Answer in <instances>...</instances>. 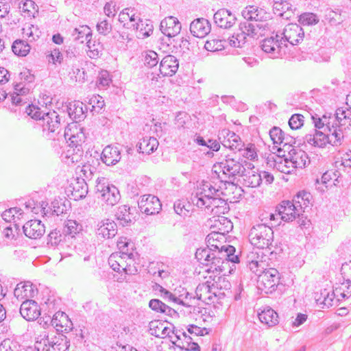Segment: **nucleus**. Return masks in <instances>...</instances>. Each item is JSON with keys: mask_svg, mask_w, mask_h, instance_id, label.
<instances>
[{"mask_svg": "<svg viewBox=\"0 0 351 351\" xmlns=\"http://www.w3.org/2000/svg\"><path fill=\"white\" fill-rule=\"evenodd\" d=\"M315 127L314 134L304 136V142L317 147H324L327 143L338 146L342 143L343 134L341 129H337L332 121V114L326 113L322 117L312 116Z\"/></svg>", "mask_w": 351, "mask_h": 351, "instance_id": "1", "label": "nucleus"}, {"mask_svg": "<svg viewBox=\"0 0 351 351\" xmlns=\"http://www.w3.org/2000/svg\"><path fill=\"white\" fill-rule=\"evenodd\" d=\"M254 256L252 253L247 256V263L250 269L258 276V288L266 294L271 293L279 284L280 273L276 268L267 267L265 261L259 260L258 256L255 259Z\"/></svg>", "mask_w": 351, "mask_h": 351, "instance_id": "2", "label": "nucleus"}, {"mask_svg": "<svg viewBox=\"0 0 351 351\" xmlns=\"http://www.w3.org/2000/svg\"><path fill=\"white\" fill-rule=\"evenodd\" d=\"M26 113L32 119L40 121L43 128V136L49 139H55L60 131V119L58 113L53 110L44 112L36 106L29 105Z\"/></svg>", "mask_w": 351, "mask_h": 351, "instance_id": "3", "label": "nucleus"}, {"mask_svg": "<svg viewBox=\"0 0 351 351\" xmlns=\"http://www.w3.org/2000/svg\"><path fill=\"white\" fill-rule=\"evenodd\" d=\"M219 237V234L217 232H213L207 236L208 242L212 247L215 248L214 250L213 256H211L210 260H209L208 263H206L205 267V271L208 273H213L215 274V277L217 275H219V271L220 269V264L221 261L224 258H227V257H231L232 263H236L239 262V258L238 256L234 255L235 248L232 245H221V247L218 246L216 244H212L210 240L212 239L213 241L215 240H218Z\"/></svg>", "mask_w": 351, "mask_h": 351, "instance_id": "4", "label": "nucleus"}, {"mask_svg": "<svg viewBox=\"0 0 351 351\" xmlns=\"http://www.w3.org/2000/svg\"><path fill=\"white\" fill-rule=\"evenodd\" d=\"M251 165V163L240 157L227 155L221 161L215 165L214 167H219L222 172L221 176H219L221 179L227 178L228 180H225V182H233L237 177L245 175L246 166L250 168Z\"/></svg>", "mask_w": 351, "mask_h": 351, "instance_id": "5", "label": "nucleus"}, {"mask_svg": "<svg viewBox=\"0 0 351 351\" xmlns=\"http://www.w3.org/2000/svg\"><path fill=\"white\" fill-rule=\"evenodd\" d=\"M249 240L251 244L258 249H268L271 254H278L282 250L276 247L272 250L274 240V231L272 228L264 223L254 226L249 233Z\"/></svg>", "mask_w": 351, "mask_h": 351, "instance_id": "6", "label": "nucleus"}, {"mask_svg": "<svg viewBox=\"0 0 351 351\" xmlns=\"http://www.w3.org/2000/svg\"><path fill=\"white\" fill-rule=\"evenodd\" d=\"M96 194L97 197L108 206H114L119 202L121 196L118 189L110 184L104 178L97 180Z\"/></svg>", "mask_w": 351, "mask_h": 351, "instance_id": "7", "label": "nucleus"}, {"mask_svg": "<svg viewBox=\"0 0 351 351\" xmlns=\"http://www.w3.org/2000/svg\"><path fill=\"white\" fill-rule=\"evenodd\" d=\"M261 47L270 58H278L287 53V43H283L280 36L276 34L275 36L265 38L261 43Z\"/></svg>", "mask_w": 351, "mask_h": 351, "instance_id": "8", "label": "nucleus"}, {"mask_svg": "<svg viewBox=\"0 0 351 351\" xmlns=\"http://www.w3.org/2000/svg\"><path fill=\"white\" fill-rule=\"evenodd\" d=\"M223 193L213 186L210 183L206 182L203 184L202 187L194 195L192 198V202L199 208L205 207L206 204H210L212 199L216 196H220Z\"/></svg>", "mask_w": 351, "mask_h": 351, "instance_id": "9", "label": "nucleus"}, {"mask_svg": "<svg viewBox=\"0 0 351 351\" xmlns=\"http://www.w3.org/2000/svg\"><path fill=\"white\" fill-rule=\"evenodd\" d=\"M64 136L66 140L70 142L69 145L78 147L85 142L86 135L84 129L77 123L69 124L65 128Z\"/></svg>", "mask_w": 351, "mask_h": 351, "instance_id": "10", "label": "nucleus"}, {"mask_svg": "<svg viewBox=\"0 0 351 351\" xmlns=\"http://www.w3.org/2000/svg\"><path fill=\"white\" fill-rule=\"evenodd\" d=\"M295 203L290 201H282L277 206L276 211L280 216L281 219L285 221H292L296 217L300 216V210L302 209L299 202L294 200Z\"/></svg>", "mask_w": 351, "mask_h": 351, "instance_id": "11", "label": "nucleus"}, {"mask_svg": "<svg viewBox=\"0 0 351 351\" xmlns=\"http://www.w3.org/2000/svg\"><path fill=\"white\" fill-rule=\"evenodd\" d=\"M218 138L225 147L231 150L241 151L244 147V143L240 136L228 129L219 131Z\"/></svg>", "mask_w": 351, "mask_h": 351, "instance_id": "12", "label": "nucleus"}, {"mask_svg": "<svg viewBox=\"0 0 351 351\" xmlns=\"http://www.w3.org/2000/svg\"><path fill=\"white\" fill-rule=\"evenodd\" d=\"M140 210L147 215L158 213L162 205L159 199L152 195H142L138 201Z\"/></svg>", "mask_w": 351, "mask_h": 351, "instance_id": "13", "label": "nucleus"}, {"mask_svg": "<svg viewBox=\"0 0 351 351\" xmlns=\"http://www.w3.org/2000/svg\"><path fill=\"white\" fill-rule=\"evenodd\" d=\"M282 34L283 37L280 36V39H282L283 43L296 45L303 40L304 32L299 25L291 23L285 27Z\"/></svg>", "mask_w": 351, "mask_h": 351, "instance_id": "14", "label": "nucleus"}, {"mask_svg": "<svg viewBox=\"0 0 351 351\" xmlns=\"http://www.w3.org/2000/svg\"><path fill=\"white\" fill-rule=\"evenodd\" d=\"M282 156L285 157V160L287 163H291L292 167L294 168H304L308 163V156L307 154L300 149H293L287 153V154H282Z\"/></svg>", "mask_w": 351, "mask_h": 351, "instance_id": "15", "label": "nucleus"}, {"mask_svg": "<svg viewBox=\"0 0 351 351\" xmlns=\"http://www.w3.org/2000/svg\"><path fill=\"white\" fill-rule=\"evenodd\" d=\"M20 314L27 321H34L40 316V308L36 301L25 300L21 305Z\"/></svg>", "mask_w": 351, "mask_h": 351, "instance_id": "16", "label": "nucleus"}, {"mask_svg": "<svg viewBox=\"0 0 351 351\" xmlns=\"http://www.w3.org/2000/svg\"><path fill=\"white\" fill-rule=\"evenodd\" d=\"M215 24L223 29L232 27L237 21V18L230 10L222 8L217 10L213 16Z\"/></svg>", "mask_w": 351, "mask_h": 351, "instance_id": "17", "label": "nucleus"}, {"mask_svg": "<svg viewBox=\"0 0 351 351\" xmlns=\"http://www.w3.org/2000/svg\"><path fill=\"white\" fill-rule=\"evenodd\" d=\"M23 230L25 235L32 239L40 238L45 232V227L40 220H30L26 222Z\"/></svg>", "mask_w": 351, "mask_h": 351, "instance_id": "18", "label": "nucleus"}, {"mask_svg": "<svg viewBox=\"0 0 351 351\" xmlns=\"http://www.w3.org/2000/svg\"><path fill=\"white\" fill-rule=\"evenodd\" d=\"M160 29L164 35L171 38L180 32L181 24L177 18L169 16L161 21Z\"/></svg>", "mask_w": 351, "mask_h": 351, "instance_id": "19", "label": "nucleus"}, {"mask_svg": "<svg viewBox=\"0 0 351 351\" xmlns=\"http://www.w3.org/2000/svg\"><path fill=\"white\" fill-rule=\"evenodd\" d=\"M211 29V25L208 20L204 18H198L193 21L190 25L191 33L195 37L204 38Z\"/></svg>", "mask_w": 351, "mask_h": 351, "instance_id": "20", "label": "nucleus"}, {"mask_svg": "<svg viewBox=\"0 0 351 351\" xmlns=\"http://www.w3.org/2000/svg\"><path fill=\"white\" fill-rule=\"evenodd\" d=\"M178 67V60L174 56L167 55L160 61L159 70L163 76H172L177 72Z\"/></svg>", "mask_w": 351, "mask_h": 351, "instance_id": "21", "label": "nucleus"}, {"mask_svg": "<svg viewBox=\"0 0 351 351\" xmlns=\"http://www.w3.org/2000/svg\"><path fill=\"white\" fill-rule=\"evenodd\" d=\"M117 234V223L110 219L102 220L97 224L96 234L104 239H111Z\"/></svg>", "mask_w": 351, "mask_h": 351, "instance_id": "22", "label": "nucleus"}, {"mask_svg": "<svg viewBox=\"0 0 351 351\" xmlns=\"http://www.w3.org/2000/svg\"><path fill=\"white\" fill-rule=\"evenodd\" d=\"M217 291H215V287H213V285H210L208 281L205 283L199 284L195 290L197 300L205 302H213V298L217 297Z\"/></svg>", "mask_w": 351, "mask_h": 351, "instance_id": "23", "label": "nucleus"}, {"mask_svg": "<svg viewBox=\"0 0 351 351\" xmlns=\"http://www.w3.org/2000/svg\"><path fill=\"white\" fill-rule=\"evenodd\" d=\"M332 121L337 129L347 125L351 126V107L337 108L335 114H332Z\"/></svg>", "mask_w": 351, "mask_h": 351, "instance_id": "24", "label": "nucleus"}, {"mask_svg": "<svg viewBox=\"0 0 351 351\" xmlns=\"http://www.w3.org/2000/svg\"><path fill=\"white\" fill-rule=\"evenodd\" d=\"M121 152L117 147L108 145L101 153V160L106 165H114L121 160Z\"/></svg>", "mask_w": 351, "mask_h": 351, "instance_id": "25", "label": "nucleus"}, {"mask_svg": "<svg viewBox=\"0 0 351 351\" xmlns=\"http://www.w3.org/2000/svg\"><path fill=\"white\" fill-rule=\"evenodd\" d=\"M242 16L247 21H255L256 22L262 21L268 18V14L265 10L255 5L247 6L242 11Z\"/></svg>", "mask_w": 351, "mask_h": 351, "instance_id": "26", "label": "nucleus"}, {"mask_svg": "<svg viewBox=\"0 0 351 351\" xmlns=\"http://www.w3.org/2000/svg\"><path fill=\"white\" fill-rule=\"evenodd\" d=\"M37 290L30 282L19 283L14 290V295L18 300L33 298Z\"/></svg>", "mask_w": 351, "mask_h": 351, "instance_id": "27", "label": "nucleus"}, {"mask_svg": "<svg viewBox=\"0 0 351 351\" xmlns=\"http://www.w3.org/2000/svg\"><path fill=\"white\" fill-rule=\"evenodd\" d=\"M132 25L136 29L138 38L144 39L153 33L154 26L150 20L138 19V21Z\"/></svg>", "mask_w": 351, "mask_h": 351, "instance_id": "28", "label": "nucleus"}, {"mask_svg": "<svg viewBox=\"0 0 351 351\" xmlns=\"http://www.w3.org/2000/svg\"><path fill=\"white\" fill-rule=\"evenodd\" d=\"M158 141L154 137L145 136L141 138L136 145L137 151L141 154H151L158 147Z\"/></svg>", "mask_w": 351, "mask_h": 351, "instance_id": "29", "label": "nucleus"}, {"mask_svg": "<svg viewBox=\"0 0 351 351\" xmlns=\"http://www.w3.org/2000/svg\"><path fill=\"white\" fill-rule=\"evenodd\" d=\"M84 104L80 101H74L67 106V112L71 119L75 123L80 121L85 117Z\"/></svg>", "mask_w": 351, "mask_h": 351, "instance_id": "30", "label": "nucleus"}, {"mask_svg": "<svg viewBox=\"0 0 351 351\" xmlns=\"http://www.w3.org/2000/svg\"><path fill=\"white\" fill-rule=\"evenodd\" d=\"M278 318L277 313L269 306L264 308V309L258 313L259 320L269 326H273L277 324L278 322Z\"/></svg>", "mask_w": 351, "mask_h": 351, "instance_id": "31", "label": "nucleus"}, {"mask_svg": "<svg viewBox=\"0 0 351 351\" xmlns=\"http://www.w3.org/2000/svg\"><path fill=\"white\" fill-rule=\"evenodd\" d=\"M171 342L176 347L185 351H200L199 345L197 343L193 342L192 337L188 335L186 333L183 335L182 340H171Z\"/></svg>", "mask_w": 351, "mask_h": 351, "instance_id": "32", "label": "nucleus"}, {"mask_svg": "<svg viewBox=\"0 0 351 351\" xmlns=\"http://www.w3.org/2000/svg\"><path fill=\"white\" fill-rule=\"evenodd\" d=\"M51 325L55 328H64V330L71 329L72 323L69 319L67 315L62 311L56 312L51 319Z\"/></svg>", "mask_w": 351, "mask_h": 351, "instance_id": "33", "label": "nucleus"}, {"mask_svg": "<svg viewBox=\"0 0 351 351\" xmlns=\"http://www.w3.org/2000/svg\"><path fill=\"white\" fill-rule=\"evenodd\" d=\"M338 289H336L335 290L331 292H329L326 289H324L323 291L321 292L319 296H318L317 293L316 294L315 297V300L317 304H323L324 306L329 308L330 306H332L335 298L336 297H338Z\"/></svg>", "mask_w": 351, "mask_h": 351, "instance_id": "34", "label": "nucleus"}, {"mask_svg": "<svg viewBox=\"0 0 351 351\" xmlns=\"http://www.w3.org/2000/svg\"><path fill=\"white\" fill-rule=\"evenodd\" d=\"M154 289L156 291H158L161 293V296L164 300H167L169 302H173L174 303L181 304L185 306H192L191 302H183V300H181L180 298L176 297L172 293L165 289L158 284H156L155 286L154 287Z\"/></svg>", "mask_w": 351, "mask_h": 351, "instance_id": "35", "label": "nucleus"}, {"mask_svg": "<svg viewBox=\"0 0 351 351\" xmlns=\"http://www.w3.org/2000/svg\"><path fill=\"white\" fill-rule=\"evenodd\" d=\"M130 210V208L127 205H121L117 208L115 217L122 226H128L132 222V215Z\"/></svg>", "mask_w": 351, "mask_h": 351, "instance_id": "36", "label": "nucleus"}, {"mask_svg": "<svg viewBox=\"0 0 351 351\" xmlns=\"http://www.w3.org/2000/svg\"><path fill=\"white\" fill-rule=\"evenodd\" d=\"M53 337L49 338L46 332L40 335L36 339L35 348L38 351H51L53 347Z\"/></svg>", "mask_w": 351, "mask_h": 351, "instance_id": "37", "label": "nucleus"}, {"mask_svg": "<svg viewBox=\"0 0 351 351\" xmlns=\"http://www.w3.org/2000/svg\"><path fill=\"white\" fill-rule=\"evenodd\" d=\"M88 193V184L84 178H77L75 183L73 184L72 195L75 199L84 198Z\"/></svg>", "mask_w": 351, "mask_h": 351, "instance_id": "38", "label": "nucleus"}, {"mask_svg": "<svg viewBox=\"0 0 351 351\" xmlns=\"http://www.w3.org/2000/svg\"><path fill=\"white\" fill-rule=\"evenodd\" d=\"M66 237L64 234H61L57 230L51 231L48 235L47 245L52 247H58L59 249L64 247Z\"/></svg>", "mask_w": 351, "mask_h": 351, "instance_id": "39", "label": "nucleus"}, {"mask_svg": "<svg viewBox=\"0 0 351 351\" xmlns=\"http://www.w3.org/2000/svg\"><path fill=\"white\" fill-rule=\"evenodd\" d=\"M82 230V226L75 220L69 219L64 221L63 227V234L66 238H73L75 234Z\"/></svg>", "mask_w": 351, "mask_h": 351, "instance_id": "40", "label": "nucleus"}, {"mask_svg": "<svg viewBox=\"0 0 351 351\" xmlns=\"http://www.w3.org/2000/svg\"><path fill=\"white\" fill-rule=\"evenodd\" d=\"M71 36L74 40L83 43L86 41L88 38L92 37V32L88 26L80 25L73 30Z\"/></svg>", "mask_w": 351, "mask_h": 351, "instance_id": "41", "label": "nucleus"}, {"mask_svg": "<svg viewBox=\"0 0 351 351\" xmlns=\"http://www.w3.org/2000/svg\"><path fill=\"white\" fill-rule=\"evenodd\" d=\"M213 282L212 283L213 287H215V291H217V297L221 298V296L226 295V291H229L231 288L230 282L223 276H218L217 279H213Z\"/></svg>", "mask_w": 351, "mask_h": 351, "instance_id": "42", "label": "nucleus"}, {"mask_svg": "<svg viewBox=\"0 0 351 351\" xmlns=\"http://www.w3.org/2000/svg\"><path fill=\"white\" fill-rule=\"evenodd\" d=\"M241 177L244 178V184L248 187L254 188L259 186L262 182V177L260 176L259 173L254 171H249L247 172L246 171L245 175Z\"/></svg>", "mask_w": 351, "mask_h": 351, "instance_id": "43", "label": "nucleus"}, {"mask_svg": "<svg viewBox=\"0 0 351 351\" xmlns=\"http://www.w3.org/2000/svg\"><path fill=\"white\" fill-rule=\"evenodd\" d=\"M251 21H246L239 24L240 32H243L246 36L254 37L259 34L261 29L258 23H253Z\"/></svg>", "mask_w": 351, "mask_h": 351, "instance_id": "44", "label": "nucleus"}, {"mask_svg": "<svg viewBox=\"0 0 351 351\" xmlns=\"http://www.w3.org/2000/svg\"><path fill=\"white\" fill-rule=\"evenodd\" d=\"M86 46L88 49L87 54L90 58L99 57L103 50V45L99 42L93 40L92 37L87 39Z\"/></svg>", "mask_w": 351, "mask_h": 351, "instance_id": "45", "label": "nucleus"}, {"mask_svg": "<svg viewBox=\"0 0 351 351\" xmlns=\"http://www.w3.org/2000/svg\"><path fill=\"white\" fill-rule=\"evenodd\" d=\"M173 208L176 214L185 217L189 216L191 205L184 199H178L174 202Z\"/></svg>", "mask_w": 351, "mask_h": 351, "instance_id": "46", "label": "nucleus"}, {"mask_svg": "<svg viewBox=\"0 0 351 351\" xmlns=\"http://www.w3.org/2000/svg\"><path fill=\"white\" fill-rule=\"evenodd\" d=\"M295 143V139L292 136L285 133L282 145H276V147H277V152L278 153L279 156H282V154H286V153H290V152H291L292 149H295L293 147V144Z\"/></svg>", "mask_w": 351, "mask_h": 351, "instance_id": "47", "label": "nucleus"}, {"mask_svg": "<svg viewBox=\"0 0 351 351\" xmlns=\"http://www.w3.org/2000/svg\"><path fill=\"white\" fill-rule=\"evenodd\" d=\"M30 49L29 45L21 40H15L12 46L13 53L19 56H26L29 53Z\"/></svg>", "mask_w": 351, "mask_h": 351, "instance_id": "48", "label": "nucleus"}, {"mask_svg": "<svg viewBox=\"0 0 351 351\" xmlns=\"http://www.w3.org/2000/svg\"><path fill=\"white\" fill-rule=\"evenodd\" d=\"M272 4L274 13L278 16H283L291 8L288 0H269Z\"/></svg>", "mask_w": 351, "mask_h": 351, "instance_id": "49", "label": "nucleus"}, {"mask_svg": "<svg viewBox=\"0 0 351 351\" xmlns=\"http://www.w3.org/2000/svg\"><path fill=\"white\" fill-rule=\"evenodd\" d=\"M214 250H215V248L211 245L210 247L208 246V247L204 249H198L195 253V258L201 264L206 267V263H208L209 260H210Z\"/></svg>", "mask_w": 351, "mask_h": 351, "instance_id": "50", "label": "nucleus"}, {"mask_svg": "<svg viewBox=\"0 0 351 351\" xmlns=\"http://www.w3.org/2000/svg\"><path fill=\"white\" fill-rule=\"evenodd\" d=\"M285 132L278 127H274L269 131V136L273 141V150L277 152V146H281Z\"/></svg>", "mask_w": 351, "mask_h": 351, "instance_id": "51", "label": "nucleus"}, {"mask_svg": "<svg viewBox=\"0 0 351 351\" xmlns=\"http://www.w3.org/2000/svg\"><path fill=\"white\" fill-rule=\"evenodd\" d=\"M0 351H21V346L14 339H5L0 343Z\"/></svg>", "mask_w": 351, "mask_h": 351, "instance_id": "52", "label": "nucleus"}, {"mask_svg": "<svg viewBox=\"0 0 351 351\" xmlns=\"http://www.w3.org/2000/svg\"><path fill=\"white\" fill-rule=\"evenodd\" d=\"M53 351H66L70 346L69 341L66 337L59 336L53 337Z\"/></svg>", "mask_w": 351, "mask_h": 351, "instance_id": "53", "label": "nucleus"}, {"mask_svg": "<svg viewBox=\"0 0 351 351\" xmlns=\"http://www.w3.org/2000/svg\"><path fill=\"white\" fill-rule=\"evenodd\" d=\"M246 36H247L242 32L234 34L232 37L229 38V44L233 47L241 48L246 43Z\"/></svg>", "mask_w": 351, "mask_h": 351, "instance_id": "54", "label": "nucleus"}, {"mask_svg": "<svg viewBox=\"0 0 351 351\" xmlns=\"http://www.w3.org/2000/svg\"><path fill=\"white\" fill-rule=\"evenodd\" d=\"M299 22L303 25H313L319 22V19L313 13L306 12L300 16Z\"/></svg>", "mask_w": 351, "mask_h": 351, "instance_id": "55", "label": "nucleus"}, {"mask_svg": "<svg viewBox=\"0 0 351 351\" xmlns=\"http://www.w3.org/2000/svg\"><path fill=\"white\" fill-rule=\"evenodd\" d=\"M225 40L219 39H211L206 42L204 48L209 51H217L222 50L224 48L223 43Z\"/></svg>", "mask_w": 351, "mask_h": 351, "instance_id": "56", "label": "nucleus"}, {"mask_svg": "<svg viewBox=\"0 0 351 351\" xmlns=\"http://www.w3.org/2000/svg\"><path fill=\"white\" fill-rule=\"evenodd\" d=\"M163 322L160 320H153L149 324V332L151 335L158 338H162L161 329Z\"/></svg>", "mask_w": 351, "mask_h": 351, "instance_id": "57", "label": "nucleus"}, {"mask_svg": "<svg viewBox=\"0 0 351 351\" xmlns=\"http://www.w3.org/2000/svg\"><path fill=\"white\" fill-rule=\"evenodd\" d=\"M341 272L344 281L348 284V294L351 293V266L350 264L342 265Z\"/></svg>", "mask_w": 351, "mask_h": 351, "instance_id": "58", "label": "nucleus"}, {"mask_svg": "<svg viewBox=\"0 0 351 351\" xmlns=\"http://www.w3.org/2000/svg\"><path fill=\"white\" fill-rule=\"evenodd\" d=\"M158 63V56L154 51H149L145 53L144 56V64L149 68L156 66Z\"/></svg>", "mask_w": 351, "mask_h": 351, "instance_id": "59", "label": "nucleus"}, {"mask_svg": "<svg viewBox=\"0 0 351 351\" xmlns=\"http://www.w3.org/2000/svg\"><path fill=\"white\" fill-rule=\"evenodd\" d=\"M110 73L107 71H101L98 75L97 84L99 88H106L111 83Z\"/></svg>", "mask_w": 351, "mask_h": 351, "instance_id": "60", "label": "nucleus"}, {"mask_svg": "<svg viewBox=\"0 0 351 351\" xmlns=\"http://www.w3.org/2000/svg\"><path fill=\"white\" fill-rule=\"evenodd\" d=\"M304 117L300 114H293L289 120V125L292 130H298L304 124Z\"/></svg>", "mask_w": 351, "mask_h": 351, "instance_id": "61", "label": "nucleus"}, {"mask_svg": "<svg viewBox=\"0 0 351 351\" xmlns=\"http://www.w3.org/2000/svg\"><path fill=\"white\" fill-rule=\"evenodd\" d=\"M99 34L106 36L112 31V25L106 19L100 20L96 25Z\"/></svg>", "mask_w": 351, "mask_h": 351, "instance_id": "62", "label": "nucleus"}, {"mask_svg": "<svg viewBox=\"0 0 351 351\" xmlns=\"http://www.w3.org/2000/svg\"><path fill=\"white\" fill-rule=\"evenodd\" d=\"M132 246V245L128 241L126 238H120L117 241V247L119 250L123 254L128 256L129 258L133 255L131 252H129V246ZM132 249V247H131Z\"/></svg>", "mask_w": 351, "mask_h": 351, "instance_id": "63", "label": "nucleus"}, {"mask_svg": "<svg viewBox=\"0 0 351 351\" xmlns=\"http://www.w3.org/2000/svg\"><path fill=\"white\" fill-rule=\"evenodd\" d=\"M19 82H22L23 84L31 85L34 81V75L29 69H25L20 72L19 75Z\"/></svg>", "mask_w": 351, "mask_h": 351, "instance_id": "64", "label": "nucleus"}]
</instances>
